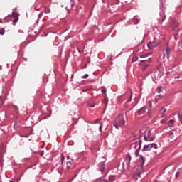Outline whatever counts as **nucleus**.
<instances>
[{"mask_svg": "<svg viewBox=\"0 0 182 182\" xmlns=\"http://www.w3.org/2000/svg\"><path fill=\"white\" fill-rule=\"evenodd\" d=\"M141 134L139 135V137L138 140H140L141 137H143L144 134V139L145 141H153L156 137L154 136H151V132L150 131V129L144 127L142 128L140 130Z\"/></svg>", "mask_w": 182, "mask_h": 182, "instance_id": "1", "label": "nucleus"}, {"mask_svg": "<svg viewBox=\"0 0 182 182\" xmlns=\"http://www.w3.org/2000/svg\"><path fill=\"white\" fill-rule=\"evenodd\" d=\"M140 159L142 160V162L141 163L140 166L138 167L136 171L134 173L132 176V178L134 181H137L139 177H140V176H141V173H143V166H144L145 159L143 156H140Z\"/></svg>", "mask_w": 182, "mask_h": 182, "instance_id": "2", "label": "nucleus"}, {"mask_svg": "<svg viewBox=\"0 0 182 182\" xmlns=\"http://www.w3.org/2000/svg\"><path fill=\"white\" fill-rule=\"evenodd\" d=\"M141 143H142L141 139H138V141L133 143L131 145V146L134 147V149H136V150L135 151V156L136 157H139V160L141 163H143V161L141 160V159H140V156H143V155H139V153H140V149H141Z\"/></svg>", "mask_w": 182, "mask_h": 182, "instance_id": "3", "label": "nucleus"}, {"mask_svg": "<svg viewBox=\"0 0 182 182\" xmlns=\"http://www.w3.org/2000/svg\"><path fill=\"white\" fill-rule=\"evenodd\" d=\"M124 119L123 117L119 116L118 118L116 119L115 122L114 123L113 126L119 130V127H122V126H124Z\"/></svg>", "mask_w": 182, "mask_h": 182, "instance_id": "4", "label": "nucleus"}, {"mask_svg": "<svg viewBox=\"0 0 182 182\" xmlns=\"http://www.w3.org/2000/svg\"><path fill=\"white\" fill-rule=\"evenodd\" d=\"M149 63H150V59L149 60H144L141 61L139 63V66H141V69H142V70H144L145 69H146L148 68V66H149Z\"/></svg>", "mask_w": 182, "mask_h": 182, "instance_id": "5", "label": "nucleus"}, {"mask_svg": "<svg viewBox=\"0 0 182 182\" xmlns=\"http://www.w3.org/2000/svg\"><path fill=\"white\" fill-rule=\"evenodd\" d=\"M12 17L14 18L13 20V23L14 25H15V23H16V22H18V21L19 20V14L16 12H13Z\"/></svg>", "mask_w": 182, "mask_h": 182, "instance_id": "6", "label": "nucleus"}, {"mask_svg": "<svg viewBox=\"0 0 182 182\" xmlns=\"http://www.w3.org/2000/svg\"><path fill=\"white\" fill-rule=\"evenodd\" d=\"M156 46H159V43H156V40H154V41L149 42L148 44V48L149 49H153V48H156Z\"/></svg>", "mask_w": 182, "mask_h": 182, "instance_id": "7", "label": "nucleus"}, {"mask_svg": "<svg viewBox=\"0 0 182 182\" xmlns=\"http://www.w3.org/2000/svg\"><path fill=\"white\" fill-rule=\"evenodd\" d=\"M125 160L126 161H127V167H130V161H132V156H130V155H127Z\"/></svg>", "mask_w": 182, "mask_h": 182, "instance_id": "8", "label": "nucleus"}, {"mask_svg": "<svg viewBox=\"0 0 182 182\" xmlns=\"http://www.w3.org/2000/svg\"><path fill=\"white\" fill-rule=\"evenodd\" d=\"M170 52H171L170 48H168V46H167L166 52L164 53V58H166V55L167 58H168V56H170Z\"/></svg>", "mask_w": 182, "mask_h": 182, "instance_id": "9", "label": "nucleus"}, {"mask_svg": "<svg viewBox=\"0 0 182 182\" xmlns=\"http://www.w3.org/2000/svg\"><path fill=\"white\" fill-rule=\"evenodd\" d=\"M151 150V144L148 145H145L143 149V151H150Z\"/></svg>", "mask_w": 182, "mask_h": 182, "instance_id": "10", "label": "nucleus"}, {"mask_svg": "<svg viewBox=\"0 0 182 182\" xmlns=\"http://www.w3.org/2000/svg\"><path fill=\"white\" fill-rule=\"evenodd\" d=\"M144 113H146V107H143L142 108L137 111V114L139 115L144 114Z\"/></svg>", "mask_w": 182, "mask_h": 182, "instance_id": "11", "label": "nucleus"}, {"mask_svg": "<svg viewBox=\"0 0 182 182\" xmlns=\"http://www.w3.org/2000/svg\"><path fill=\"white\" fill-rule=\"evenodd\" d=\"M178 23L177 21H173V27L172 29L174 31L176 28H178Z\"/></svg>", "mask_w": 182, "mask_h": 182, "instance_id": "12", "label": "nucleus"}, {"mask_svg": "<svg viewBox=\"0 0 182 182\" xmlns=\"http://www.w3.org/2000/svg\"><path fill=\"white\" fill-rule=\"evenodd\" d=\"M114 180H116V176L114 175L109 176V181H114Z\"/></svg>", "mask_w": 182, "mask_h": 182, "instance_id": "13", "label": "nucleus"}, {"mask_svg": "<svg viewBox=\"0 0 182 182\" xmlns=\"http://www.w3.org/2000/svg\"><path fill=\"white\" fill-rule=\"evenodd\" d=\"M99 166H100V171H101L102 173H103V172L105 171V168H103L104 164H103V163H100V164H99Z\"/></svg>", "mask_w": 182, "mask_h": 182, "instance_id": "14", "label": "nucleus"}, {"mask_svg": "<svg viewBox=\"0 0 182 182\" xmlns=\"http://www.w3.org/2000/svg\"><path fill=\"white\" fill-rule=\"evenodd\" d=\"M70 166H72V161H68L67 162V168L68 170H70Z\"/></svg>", "mask_w": 182, "mask_h": 182, "instance_id": "15", "label": "nucleus"}, {"mask_svg": "<svg viewBox=\"0 0 182 182\" xmlns=\"http://www.w3.org/2000/svg\"><path fill=\"white\" fill-rule=\"evenodd\" d=\"M166 110L167 109L166 108H161V110H160V114H164V113H166Z\"/></svg>", "mask_w": 182, "mask_h": 182, "instance_id": "16", "label": "nucleus"}, {"mask_svg": "<svg viewBox=\"0 0 182 182\" xmlns=\"http://www.w3.org/2000/svg\"><path fill=\"white\" fill-rule=\"evenodd\" d=\"M151 144V149H157V144H154V143H153V144Z\"/></svg>", "mask_w": 182, "mask_h": 182, "instance_id": "17", "label": "nucleus"}, {"mask_svg": "<svg viewBox=\"0 0 182 182\" xmlns=\"http://www.w3.org/2000/svg\"><path fill=\"white\" fill-rule=\"evenodd\" d=\"M139 60V57L137 56H134L132 58V62H137Z\"/></svg>", "mask_w": 182, "mask_h": 182, "instance_id": "18", "label": "nucleus"}, {"mask_svg": "<svg viewBox=\"0 0 182 182\" xmlns=\"http://www.w3.org/2000/svg\"><path fill=\"white\" fill-rule=\"evenodd\" d=\"M5 33V29L1 28L0 29V35H4Z\"/></svg>", "mask_w": 182, "mask_h": 182, "instance_id": "19", "label": "nucleus"}, {"mask_svg": "<svg viewBox=\"0 0 182 182\" xmlns=\"http://www.w3.org/2000/svg\"><path fill=\"white\" fill-rule=\"evenodd\" d=\"M177 36H178V31H176V34L174 36L175 41H177V39H178V37H177Z\"/></svg>", "mask_w": 182, "mask_h": 182, "instance_id": "20", "label": "nucleus"}, {"mask_svg": "<svg viewBox=\"0 0 182 182\" xmlns=\"http://www.w3.org/2000/svg\"><path fill=\"white\" fill-rule=\"evenodd\" d=\"M161 92V87H158L156 88V93H160Z\"/></svg>", "mask_w": 182, "mask_h": 182, "instance_id": "21", "label": "nucleus"}, {"mask_svg": "<svg viewBox=\"0 0 182 182\" xmlns=\"http://www.w3.org/2000/svg\"><path fill=\"white\" fill-rule=\"evenodd\" d=\"M172 124H174V120L171 119V120L168 122V125H169V126H171Z\"/></svg>", "mask_w": 182, "mask_h": 182, "instance_id": "22", "label": "nucleus"}, {"mask_svg": "<svg viewBox=\"0 0 182 182\" xmlns=\"http://www.w3.org/2000/svg\"><path fill=\"white\" fill-rule=\"evenodd\" d=\"M19 127V125L18 124V123H15L14 124V129H15V130H18V128Z\"/></svg>", "mask_w": 182, "mask_h": 182, "instance_id": "23", "label": "nucleus"}, {"mask_svg": "<svg viewBox=\"0 0 182 182\" xmlns=\"http://www.w3.org/2000/svg\"><path fill=\"white\" fill-rule=\"evenodd\" d=\"M70 4L71 6V8H73V6L75 5V1H73V0H70Z\"/></svg>", "mask_w": 182, "mask_h": 182, "instance_id": "24", "label": "nucleus"}, {"mask_svg": "<svg viewBox=\"0 0 182 182\" xmlns=\"http://www.w3.org/2000/svg\"><path fill=\"white\" fill-rule=\"evenodd\" d=\"M178 177H180V171H178L175 175L176 178H178Z\"/></svg>", "mask_w": 182, "mask_h": 182, "instance_id": "25", "label": "nucleus"}, {"mask_svg": "<svg viewBox=\"0 0 182 182\" xmlns=\"http://www.w3.org/2000/svg\"><path fill=\"white\" fill-rule=\"evenodd\" d=\"M147 56H149V55L147 54H144V55H141L140 58H147Z\"/></svg>", "mask_w": 182, "mask_h": 182, "instance_id": "26", "label": "nucleus"}, {"mask_svg": "<svg viewBox=\"0 0 182 182\" xmlns=\"http://www.w3.org/2000/svg\"><path fill=\"white\" fill-rule=\"evenodd\" d=\"M87 105L89 106V107H93L95 106V104L88 103Z\"/></svg>", "mask_w": 182, "mask_h": 182, "instance_id": "27", "label": "nucleus"}, {"mask_svg": "<svg viewBox=\"0 0 182 182\" xmlns=\"http://www.w3.org/2000/svg\"><path fill=\"white\" fill-rule=\"evenodd\" d=\"M65 161V156L63 155L61 156V163H63Z\"/></svg>", "mask_w": 182, "mask_h": 182, "instance_id": "28", "label": "nucleus"}, {"mask_svg": "<svg viewBox=\"0 0 182 182\" xmlns=\"http://www.w3.org/2000/svg\"><path fill=\"white\" fill-rule=\"evenodd\" d=\"M88 77H89V75H87V74H85L83 76V79H87Z\"/></svg>", "mask_w": 182, "mask_h": 182, "instance_id": "29", "label": "nucleus"}, {"mask_svg": "<svg viewBox=\"0 0 182 182\" xmlns=\"http://www.w3.org/2000/svg\"><path fill=\"white\" fill-rule=\"evenodd\" d=\"M132 97H133V96L131 95L130 98L127 100V103H130V102H132Z\"/></svg>", "mask_w": 182, "mask_h": 182, "instance_id": "30", "label": "nucleus"}, {"mask_svg": "<svg viewBox=\"0 0 182 182\" xmlns=\"http://www.w3.org/2000/svg\"><path fill=\"white\" fill-rule=\"evenodd\" d=\"M102 127H103V123H101L100 125V132H102Z\"/></svg>", "mask_w": 182, "mask_h": 182, "instance_id": "31", "label": "nucleus"}, {"mask_svg": "<svg viewBox=\"0 0 182 182\" xmlns=\"http://www.w3.org/2000/svg\"><path fill=\"white\" fill-rule=\"evenodd\" d=\"M102 93H106V89L105 88L102 89Z\"/></svg>", "mask_w": 182, "mask_h": 182, "instance_id": "32", "label": "nucleus"}, {"mask_svg": "<svg viewBox=\"0 0 182 182\" xmlns=\"http://www.w3.org/2000/svg\"><path fill=\"white\" fill-rule=\"evenodd\" d=\"M2 161V153L0 152V161Z\"/></svg>", "mask_w": 182, "mask_h": 182, "instance_id": "33", "label": "nucleus"}, {"mask_svg": "<svg viewBox=\"0 0 182 182\" xmlns=\"http://www.w3.org/2000/svg\"><path fill=\"white\" fill-rule=\"evenodd\" d=\"M101 182H109V181H107L106 179H102V180H101Z\"/></svg>", "mask_w": 182, "mask_h": 182, "instance_id": "34", "label": "nucleus"}, {"mask_svg": "<svg viewBox=\"0 0 182 182\" xmlns=\"http://www.w3.org/2000/svg\"><path fill=\"white\" fill-rule=\"evenodd\" d=\"M100 119H97L95 121V123H97V122H100Z\"/></svg>", "mask_w": 182, "mask_h": 182, "instance_id": "35", "label": "nucleus"}, {"mask_svg": "<svg viewBox=\"0 0 182 182\" xmlns=\"http://www.w3.org/2000/svg\"><path fill=\"white\" fill-rule=\"evenodd\" d=\"M151 106H152V104H151V102H150V104H149L150 109H151Z\"/></svg>", "mask_w": 182, "mask_h": 182, "instance_id": "36", "label": "nucleus"}, {"mask_svg": "<svg viewBox=\"0 0 182 182\" xmlns=\"http://www.w3.org/2000/svg\"><path fill=\"white\" fill-rule=\"evenodd\" d=\"M166 75H167V76H168V75H170V71H168V72L166 73Z\"/></svg>", "mask_w": 182, "mask_h": 182, "instance_id": "37", "label": "nucleus"}, {"mask_svg": "<svg viewBox=\"0 0 182 182\" xmlns=\"http://www.w3.org/2000/svg\"><path fill=\"white\" fill-rule=\"evenodd\" d=\"M175 79H180V76L176 77Z\"/></svg>", "mask_w": 182, "mask_h": 182, "instance_id": "38", "label": "nucleus"}, {"mask_svg": "<svg viewBox=\"0 0 182 182\" xmlns=\"http://www.w3.org/2000/svg\"><path fill=\"white\" fill-rule=\"evenodd\" d=\"M161 97V95H158V99H160Z\"/></svg>", "mask_w": 182, "mask_h": 182, "instance_id": "39", "label": "nucleus"}, {"mask_svg": "<svg viewBox=\"0 0 182 182\" xmlns=\"http://www.w3.org/2000/svg\"><path fill=\"white\" fill-rule=\"evenodd\" d=\"M164 122V120H161V123H163Z\"/></svg>", "mask_w": 182, "mask_h": 182, "instance_id": "40", "label": "nucleus"}, {"mask_svg": "<svg viewBox=\"0 0 182 182\" xmlns=\"http://www.w3.org/2000/svg\"><path fill=\"white\" fill-rule=\"evenodd\" d=\"M170 134H171V136L173 135V132H171Z\"/></svg>", "mask_w": 182, "mask_h": 182, "instance_id": "41", "label": "nucleus"}, {"mask_svg": "<svg viewBox=\"0 0 182 182\" xmlns=\"http://www.w3.org/2000/svg\"><path fill=\"white\" fill-rule=\"evenodd\" d=\"M41 156H43V154H41Z\"/></svg>", "mask_w": 182, "mask_h": 182, "instance_id": "42", "label": "nucleus"}, {"mask_svg": "<svg viewBox=\"0 0 182 182\" xmlns=\"http://www.w3.org/2000/svg\"><path fill=\"white\" fill-rule=\"evenodd\" d=\"M67 159H69V156H67Z\"/></svg>", "mask_w": 182, "mask_h": 182, "instance_id": "43", "label": "nucleus"}, {"mask_svg": "<svg viewBox=\"0 0 182 182\" xmlns=\"http://www.w3.org/2000/svg\"><path fill=\"white\" fill-rule=\"evenodd\" d=\"M10 182H14L13 181H10Z\"/></svg>", "mask_w": 182, "mask_h": 182, "instance_id": "44", "label": "nucleus"}, {"mask_svg": "<svg viewBox=\"0 0 182 182\" xmlns=\"http://www.w3.org/2000/svg\"><path fill=\"white\" fill-rule=\"evenodd\" d=\"M16 182H18V181H16Z\"/></svg>", "mask_w": 182, "mask_h": 182, "instance_id": "45", "label": "nucleus"}]
</instances>
